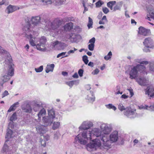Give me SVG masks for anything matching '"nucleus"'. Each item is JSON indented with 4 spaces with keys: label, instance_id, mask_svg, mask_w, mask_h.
I'll list each match as a JSON object with an SVG mask.
<instances>
[{
    "label": "nucleus",
    "instance_id": "1",
    "mask_svg": "<svg viewBox=\"0 0 154 154\" xmlns=\"http://www.w3.org/2000/svg\"><path fill=\"white\" fill-rule=\"evenodd\" d=\"M22 34L27 38L30 39L29 43L32 46H36L38 50L44 51L45 50V44L47 40L45 37H41L39 39V43L35 42L33 39H35L36 37L38 35V33L36 32H32L30 25H27L25 26L22 29Z\"/></svg>",
    "mask_w": 154,
    "mask_h": 154
},
{
    "label": "nucleus",
    "instance_id": "2",
    "mask_svg": "<svg viewBox=\"0 0 154 154\" xmlns=\"http://www.w3.org/2000/svg\"><path fill=\"white\" fill-rule=\"evenodd\" d=\"M92 134V142L89 143L87 145V149L89 151L95 150L97 147H99L101 144V143L100 140L97 139H94V137H96L100 139L102 141L103 145V143L105 142L104 140V137L106 138V136H103L102 133V132L98 128H94L91 131Z\"/></svg>",
    "mask_w": 154,
    "mask_h": 154
},
{
    "label": "nucleus",
    "instance_id": "3",
    "mask_svg": "<svg viewBox=\"0 0 154 154\" xmlns=\"http://www.w3.org/2000/svg\"><path fill=\"white\" fill-rule=\"evenodd\" d=\"M135 63H138V64L136 66L131 68L129 72L130 78L131 79H135L138 75V72L143 73L144 75H146L147 72L146 71V68L145 66L141 64L147 65L149 63L146 61H142L140 59H136L134 60Z\"/></svg>",
    "mask_w": 154,
    "mask_h": 154
},
{
    "label": "nucleus",
    "instance_id": "4",
    "mask_svg": "<svg viewBox=\"0 0 154 154\" xmlns=\"http://www.w3.org/2000/svg\"><path fill=\"white\" fill-rule=\"evenodd\" d=\"M61 20L58 18L54 19L48 23L49 29L51 31V34L53 37L60 33L63 27L61 26Z\"/></svg>",
    "mask_w": 154,
    "mask_h": 154
},
{
    "label": "nucleus",
    "instance_id": "5",
    "mask_svg": "<svg viewBox=\"0 0 154 154\" xmlns=\"http://www.w3.org/2000/svg\"><path fill=\"white\" fill-rule=\"evenodd\" d=\"M92 136L90 131L84 130L77 136L75 140L82 144H85L88 141H92Z\"/></svg>",
    "mask_w": 154,
    "mask_h": 154
},
{
    "label": "nucleus",
    "instance_id": "6",
    "mask_svg": "<svg viewBox=\"0 0 154 154\" xmlns=\"http://www.w3.org/2000/svg\"><path fill=\"white\" fill-rule=\"evenodd\" d=\"M100 128L102 131V135L104 136H106V138L104 137L105 142L103 143V146L109 147L111 145V143L109 140V136L108 135L112 131V128L108 125L105 123L102 124Z\"/></svg>",
    "mask_w": 154,
    "mask_h": 154
},
{
    "label": "nucleus",
    "instance_id": "7",
    "mask_svg": "<svg viewBox=\"0 0 154 154\" xmlns=\"http://www.w3.org/2000/svg\"><path fill=\"white\" fill-rule=\"evenodd\" d=\"M48 116L43 118L42 121L45 126H50L53 123V121L57 119L53 109L48 110Z\"/></svg>",
    "mask_w": 154,
    "mask_h": 154
},
{
    "label": "nucleus",
    "instance_id": "8",
    "mask_svg": "<svg viewBox=\"0 0 154 154\" xmlns=\"http://www.w3.org/2000/svg\"><path fill=\"white\" fill-rule=\"evenodd\" d=\"M41 17L38 16H32L31 18L28 19L27 22L26 23V24L23 27L26 26L27 25H30V27H31V30L32 32H34L32 29V27L30 24V22H31V23L34 26H38L40 23Z\"/></svg>",
    "mask_w": 154,
    "mask_h": 154
},
{
    "label": "nucleus",
    "instance_id": "9",
    "mask_svg": "<svg viewBox=\"0 0 154 154\" xmlns=\"http://www.w3.org/2000/svg\"><path fill=\"white\" fill-rule=\"evenodd\" d=\"M0 53L5 54L7 56V58L5 60L6 62L8 63V66H12L13 65L12 63V59L11 56L9 53L4 50L0 46Z\"/></svg>",
    "mask_w": 154,
    "mask_h": 154
},
{
    "label": "nucleus",
    "instance_id": "10",
    "mask_svg": "<svg viewBox=\"0 0 154 154\" xmlns=\"http://www.w3.org/2000/svg\"><path fill=\"white\" fill-rule=\"evenodd\" d=\"M93 124L92 122L90 121H84L80 126L79 128L80 130H88L91 127H93Z\"/></svg>",
    "mask_w": 154,
    "mask_h": 154
},
{
    "label": "nucleus",
    "instance_id": "11",
    "mask_svg": "<svg viewBox=\"0 0 154 154\" xmlns=\"http://www.w3.org/2000/svg\"><path fill=\"white\" fill-rule=\"evenodd\" d=\"M124 114L129 118H133L134 116H135L136 110L132 109L131 107L126 108V110L124 112Z\"/></svg>",
    "mask_w": 154,
    "mask_h": 154
},
{
    "label": "nucleus",
    "instance_id": "12",
    "mask_svg": "<svg viewBox=\"0 0 154 154\" xmlns=\"http://www.w3.org/2000/svg\"><path fill=\"white\" fill-rule=\"evenodd\" d=\"M150 32L149 30L147 29L142 26H140L139 28L138 35L139 37H140L141 35L143 36H147L150 34Z\"/></svg>",
    "mask_w": 154,
    "mask_h": 154
},
{
    "label": "nucleus",
    "instance_id": "13",
    "mask_svg": "<svg viewBox=\"0 0 154 154\" xmlns=\"http://www.w3.org/2000/svg\"><path fill=\"white\" fill-rule=\"evenodd\" d=\"M143 44L145 47L149 48H153L154 47L153 41L150 38H147L145 39Z\"/></svg>",
    "mask_w": 154,
    "mask_h": 154
},
{
    "label": "nucleus",
    "instance_id": "14",
    "mask_svg": "<svg viewBox=\"0 0 154 154\" xmlns=\"http://www.w3.org/2000/svg\"><path fill=\"white\" fill-rule=\"evenodd\" d=\"M137 81L138 83L140 85L145 86L147 85L148 83V80L144 77H139L137 79Z\"/></svg>",
    "mask_w": 154,
    "mask_h": 154
},
{
    "label": "nucleus",
    "instance_id": "15",
    "mask_svg": "<svg viewBox=\"0 0 154 154\" xmlns=\"http://www.w3.org/2000/svg\"><path fill=\"white\" fill-rule=\"evenodd\" d=\"M118 138V132L116 131H115L113 132L110 135V142L111 143V141L112 142H116L117 141Z\"/></svg>",
    "mask_w": 154,
    "mask_h": 154
},
{
    "label": "nucleus",
    "instance_id": "16",
    "mask_svg": "<svg viewBox=\"0 0 154 154\" xmlns=\"http://www.w3.org/2000/svg\"><path fill=\"white\" fill-rule=\"evenodd\" d=\"M145 94L150 97H154V87L153 86H148L145 90Z\"/></svg>",
    "mask_w": 154,
    "mask_h": 154
},
{
    "label": "nucleus",
    "instance_id": "17",
    "mask_svg": "<svg viewBox=\"0 0 154 154\" xmlns=\"http://www.w3.org/2000/svg\"><path fill=\"white\" fill-rule=\"evenodd\" d=\"M65 44L63 43H61L59 42L58 41H56L54 42L52 44V46L54 47H59L57 48L58 50H60L61 49H63L65 46Z\"/></svg>",
    "mask_w": 154,
    "mask_h": 154
},
{
    "label": "nucleus",
    "instance_id": "18",
    "mask_svg": "<svg viewBox=\"0 0 154 154\" xmlns=\"http://www.w3.org/2000/svg\"><path fill=\"white\" fill-rule=\"evenodd\" d=\"M21 108L23 111L25 112L30 113L32 110L30 105L28 104L23 105L22 106Z\"/></svg>",
    "mask_w": 154,
    "mask_h": 154
},
{
    "label": "nucleus",
    "instance_id": "19",
    "mask_svg": "<svg viewBox=\"0 0 154 154\" xmlns=\"http://www.w3.org/2000/svg\"><path fill=\"white\" fill-rule=\"evenodd\" d=\"M44 125H39L36 127V128L37 131L40 134H43L46 132V129Z\"/></svg>",
    "mask_w": 154,
    "mask_h": 154
},
{
    "label": "nucleus",
    "instance_id": "20",
    "mask_svg": "<svg viewBox=\"0 0 154 154\" xmlns=\"http://www.w3.org/2000/svg\"><path fill=\"white\" fill-rule=\"evenodd\" d=\"M86 99L89 102H93L95 99V97L93 93L91 91H90L89 93L87 95Z\"/></svg>",
    "mask_w": 154,
    "mask_h": 154
},
{
    "label": "nucleus",
    "instance_id": "21",
    "mask_svg": "<svg viewBox=\"0 0 154 154\" xmlns=\"http://www.w3.org/2000/svg\"><path fill=\"white\" fill-rule=\"evenodd\" d=\"M16 10L17 7L16 6L9 5L7 7L6 11L8 14H9L13 12Z\"/></svg>",
    "mask_w": 154,
    "mask_h": 154
},
{
    "label": "nucleus",
    "instance_id": "22",
    "mask_svg": "<svg viewBox=\"0 0 154 154\" xmlns=\"http://www.w3.org/2000/svg\"><path fill=\"white\" fill-rule=\"evenodd\" d=\"M42 103L41 102H36L34 104L33 110L35 112L38 110L39 109L42 107Z\"/></svg>",
    "mask_w": 154,
    "mask_h": 154
},
{
    "label": "nucleus",
    "instance_id": "23",
    "mask_svg": "<svg viewBox=\"0 0 154 154\" xmlns=\"http://www.w3.org/2000/svg\"><path fill=\"white\" fill-rule=\"evenodd\" d=\"M54 65L52 64L50 65H48L45 69V72L47 73H48L49 72H52L53 71Z\"/></svg>",
    "mask_w": 154,
    "mask_h": 154
},
{
    "label": "nucleus",
    "instance_id": "24",
    "mask_svg": "<svg viewBox=\"0 0 154 154\" xmlns=\"http://www.w3.org/2000/svg\"><path fill=\"white\" fill-rule=\"evenodd\" d=\"M19 104V103L18 102L15 103L10 107L8 112H10L12 111H14L18 106V105Z\"/></svg>",
    "mask_w": 154,
    "mask_h": 154
},
{
    "label": "nucleus",
    "instance_id": "25",
    "mask_svg": "<svg viewBox=\"0 0 154 154\" xmlns=\"http://www.w3.org/2000/svg\"><path fill=\"white\" fill-rule=\"evenodd\" d=\"M140 109H144L149 110L150 111L154 110V104L148 106L147 105L140 106L139 107Z\"/></svg>",
    "mask_w": 154,
    "mask_h": 154
},
{
    "label": "nucleus",
    "instance_id": "26",
    "mask_svg": "<svg viewBox=\"0 0 154 154\" xmlns=\"http://www.w3.org/2000/svg\"><path fill=\"white\" fill-rule=\"evenodd\" d=\"M72 23H66L64 26V29L65 31L69 30L72 28Z\"/></svg>",
    "mask_w": 154,
    "mask_h": 154
},
{
    "label": "nucleus",
    "instance_id": "27",
    "mask_svg": "<svg viewBox=\"0 0 154 154\" xmlns=\"http://www.w3.org/2000/svg\"><path fill=\"white\" fill-rule=\"evenodd\" d=\"M52 128L53 130H55L59 128L60 126V122H59L54 121L53 122Z\"/></svg>",
    "mask_w": 154,
    "mask_h": 154
},
{
    "label": "nucleus",
    "instance_id": "28",
    "mask_svg": "<svg viewBox=\"0 0 154 154\" xmlns=\"http://www.w3.org/2000/svg\"><path fill=\"white\" fill-rule=\"evenodd\" d=\"M66 84L69 86L70 88L72 87L74 85H77L79 84V81H72L67 82Z\"/></svg>",
    "mask_w": 154,
    "mask_h": 154
},
{
    "label": "nucleus",
    "instance_id": "29",
    "mask_svg": "<svg viewBox=\"0 0 154 154\" xmlns=\"http://www.w3.org/2000/svg\"><path fill=\"white\" fill-rule=\"evenodd\" d=\"M122 4L123 3L122 2L118 3L113 8V11H115L117 10H120Z\"/></svg>",
    "mask_w": 154,
    "mask_h": 154
},
{
    "label": "nucleus",
    "instance_id": "30",
    "mask_svg": "<svg viewBox=\"0 0 154 154\" xmlns=\"http://www.w3.org/2000/svg\"><path fill=\"white\" fill-rule=\"evenodd\" d=\"M46 113V111L45 109L44 108L42 109L38 114V119H39L42 116L45 115Z\"/></svg>",
    "mask_w": 154,
    "mask_h": 154
},
{
    "label": "nucleus",
    "instance_id": "31",
    "mask_svg": "<svg viewBox=\"0 0 154 154\" xmlns=\"http://www.w3.org/2000/svg\"><path fill=\"white\" fill-rule=\"evenodd\" d=\"M12 65L9 66V70L8 73V75L12 76L14 74V69L13 68Z\"/></svg>",
    "mask_w": 154,
    "mask_h": 154
},
{
    "label": "nucleus",
    "instance_id": "32",
    "mask_svg": "<svg viewBox=\"0 0 154 154\" xmlns=\"http://www.w3.org/2000/svg\"><path fill=\"white\" fill-rule=\"evenodd\" d=\"M7 132L5 136L6 138H9L12 137L13 131L12 130L8 129H7Z\"/></svg>",
    "mask_w": 154,
    "mask_h": 154
},
{
    "label": "nucleus",
    "instance_id": "33",
    "mask_svg": "<svg viewBox=\"0 0 154 154\" xmlns=\"http://www.w3.org/2000/svg\"><path fill=\"white\" fill-rule=\"evenodd\" d=\"M147 10L149 11V14L150 17L154 19V8H149Z\"/></svg>",
    "mask_w": 154,
    "mask_h": 154
},
{
    "label": "nucleus",
    "instance_id": "34",
    "mask_svg": "<svg viewBox=\"0 0 154 154\" xmlns=\"http://www.w3.org/2000/svg\"><path fill=\"white\" fill-rule=\"evenodd\" d=\"M116 2L115 1L109 2L107 3V6L111 10H112L113 9V6L115 4Z\"/></svg>",
    "mask_w": 154,
    "mask_h": 154
},
{
    "label": "nucleus",
    "instance_id": "35",
    "mask_svg": "<svg viewBox=\"0 0 154 154\" xmlns=\"http://www.w3.org/2000/svg\"><path fill=\"white\" fill-rule=\"evenodd\" d=\"M10 79L9 76L7 75H4L2 76L1 78V79L2 81L3 82L2 85H3L4 83L7 82Z\"/></svg>",
    "mask_w": 154,
    "mask_h": 154
},
{
    "label": "nucleus",
    "instance_id": "36",
    "mask_svg": "<svg viewBox=\"0 0 154 154\" xmlns=\"http://www.w3.org/2000/svg\"><path fill=\"white\" fill-rule=\"evenodd\" d=\"M93 23V20L90 17H88V22L87 26L89 29L92 27V25Z\"/></svg>",
    "mask_w": 154,
    "mask_h": 154
},
{
    "label": "nucleus",
    "instance_id": "37",
    "mask_svg": "<svg viewBox=\"0 0 154 154\" xmlns=\"http://www.w3.org/2000/svg\"><path fill=\"white\" fill-rule=\"evenodd\" d=\"M106 107L109 109H112L114 111L116 109V107L114 106L112 104H109L105 105Z\"/></svg>",
    "mask_w": 154,
    "mask_h": 154
},
{
    "label": "nucleus",
    "instance_id": "38",
    "mask_svg": "<svg viewBox=\"0 0 154 154\" xmlns=\"http://www.w3.org/2000/svg\"><path fill=\"white\" fill-rule=\"evenodd\" d=\"M17 119V117L16 113V112H14L11 117L10 120L12 122H13V121H15Z\"/></svg>",
    "mask_w": 154,
    "mask_h": 154
},
{
    "label": "nucleus",
    "instance_id": "39",
    "mask_svg": "<svg viewBox=\"0 0 154 154\" xmlns=\"http://www.w3.org/2000/svg\"><path fill=\"white\" fill-rule=\"evenodd\" d=\"M60 136V134L58 131H56L54 134V139L55 140H58Z\"/></svg>",
    "mask_w": 154,
    "mask_h": 154
},
{
    "label": "nucleus",
    "instance_id": "40",
    "mask_svg": "<svg viewBox=\"0 0 154 154\" xmlns=\"http://www.w3.org/2000/svg\"><path fill=\"white\" fill-rule=\"evenodd\" d=\"M118 108L121 111L125 109L126 110V108H125L123 105L122 103H119L118 105Z\"/></svg>",
    "mask_w": 154,
    "mask_h": 154
},
{
    "label": "nucleus",
    "instance_id": "41",
    "mask_svg": "<svg viewBox=\"0 0 154 154\" xmlns=\"http://www.w3.org/2000/svg\"><path fill=\"white\" fill-rule=\"evenodd\" d=\"M82 60L85 64H87L88 62V57L86 55H84L82 57Z\"/></svg>",
    "mask_w": 154,
    "mask_h": 154
},
{
    "label": "nucleus",
    "instance_id": "42",
    "mask_svg": "<svg viewBox=\"0 0 154 154\" xmlns=\"http://www.w3.org/2000/svg\"><path fill=\"white\" fill-rule=\"evenodd\" d=\"M112 55V53L111 51H110L109 52L107 55L105 56L104 57V59L106 60H108L109 59H110L111 57V56Z\"/></svg>",
    "mask_w": 154,
    "mask_h": 154
},
{
    "label": "nucleus",
    "instance_id": "43",
    "mask_svg": "<svg viewBox=\"0 0 154 154\" xmlns=\"http://www.w3.org/2000/svg\"><path fill=\"white\" fill-rule=\"evenodd\" d=\"M103 4V2H102L101 0H99L96 3V7L97 8L99 7Z\"/></svg>",
    "mask_w": 154,
    "mask_h": 154
},
{
    "label": "nucleus",
    "instance_id": "44",
    "mask_svg": "<svg viewBox=\"0 0 154 154\" xmlns=\"http://www.w3.org/2000/svg\"><path fill=\"white\" fill-rule=\"evenodd\" d=\"M35 70L37 72H42L43 70V66H41L38 68H35Z\"/></svg>",
    "mask_w": 154,
    "mask_h": 154
},
{
    "label": "nucleus",
    "instance_id": "45",
    "mask_svg": "<svg viewBox=\"0 0 154 154\" xmlns=\"http://www.w3.org/2000/svg\"><path fill=\"white\" fill-rule=\"evenodd\" d=\"M94 44H90L88 45V48L91 51H93L94 50Z\"/></svg>",
    "mask_w": 154,
    "mask_h": 154
},
{
    "label": "nucleus",
    "instance_id": "46",
    "mask_svg": "<svg viewBox=\"0 0 154 154\" xmlns=\"http://www.w3.org/2000/svg\"><path fill=\"white\" fill-rule=\"evenodd\" d=\"M8 146L6 144H5L3 148V152H7L8 151Z\"/></svg>",
    "mask_w": 154,
    "mask_h": 154
},
{
    "label": "nucleus",
    "instance_id": "47",
    "mask_svg": "<svg viewBox=\"0 0 154 154\" xmlns=\"http://www.w3.org/2000/svg\"><path fill=\"white\" fill-rule=\"evenodd\" d=\"M40 142L42 146L45 147L46 145V143L45 140H43L41 139H40Z\"/></svg>",
    "mask_w": 154,
    "mask_h": 154
},
{
    "label": "nucleus",
    "instance_id": "48",
    "mask_svg": "<svg viewBox=\"0 0 154 154\" xmlns=\"http://www.w3.org/2000/svg\"><path fill=\"white\" fill-rule=\"evenodd\" d=\"M102 10L103 12L105 14L108 13L109 12V10L106 7L103 8Z\"/></svg>",
    "mask_w": 154,
    "mask_h": 154
},
{
    "label": "nucleus",
    "instance_id": "49",
    "mask_svg": "<svg viewBox=\"0 0 154 154\" xmlns=\"http://www.w3.org/2000/svg\"><path fill=\"white\" fill-rule=\"evenodd\" d=\"M73 50H72L69 51L67 53L68 55H69L70 54H73L74 53L75 51H76L77 50V49H76L75 48H73Z\"/></svg>",
    "mask_w": 154,
    "mask_h": 154
},
{
    "label": "nucleus",
    "instance_id": "50",
    "mask_svg": "<svg viewBox=\"0 0 154 154\" xmlns=\"http://www.w3.org/2000/svg\"><path fill=\"white\" fill-rule=\"evenodd\" d=\"M84 71L83 69H79L78 71V74L80 77H82L83 76V74Z\"/></svg>",
    "mask_w": 154,
    "mask_h": 154
},
{
    "label": "nucleus",
    "instance_id": "51",
    "mask_svg": "<svg viewBox=\"0 0 154 154\" xmlns=\"http://www.w3.org/2000/svg\"><path fill=\"white\" fill-rule=\"evenodd\" d=\"M9 94L8 91L5 90L2 94V98H3Z\"/></svg>",
    "mask_w": 154,
    "mask_h": 154
},
{
    "label": "nucleus",
    "instance_id": "52",
    "mask_svg": "<svg viewBox=\"0 0 154 154\" xmlns=\"http://www.w3.org/2000/svg\"><path fill=\"white\" fill-rule=\"evenodd\" d=\"M95 41V38L94 37H93L89 41V43L90 44H94Z\"/></svg>",
    "mask_w": 154,
    "mask_h": 154
},
{
    "label": "nucleus",
    "instance_id": "53",
    "mask_svg": "<svg viewBox=\"0 0 154 154\" xmlns=\"http://www.w3.org/2000/svg\"><path fill=\"white\" fill-rule=\"evenodd\" d=\"M99 72V70L98 69H96L92 72V73L94 75H96L98 74Z\"/></svg>",
    "mask_w": 154,
    "mask_h": 154
},
{
    "label": "nucleus",
    "instance_id": "54",
    "mask_svg": "<svg viewBox=\"0 0 154 154\" xmlns=\"http://www.w3.org/2000/svg\"><path fill=\"white\" fill-rule=\"evenodd\" d=\"M42 2H44L46 4H50L51 3V0H42Z\"/></svg>",
    "mask_w": 154,
    "mask_h": 154
},
{
    "label": "nucleus",
    "instance_id": "55",
    "mask_svg": "<svg viewBox=\"0 0 154 154\" xmlns=\"http://www.w3.org/2000/svg\"><path fill=\"white\" fill-rule=\"evenodd\" d=\"M66 53V52H64L60 53L57 55V58H59L60 57L63 56L65 55Z\"/></svg>",
    "mask_w": 154,
    "mask_h": 154
},
{
    "label": "nucleus",
    "instance_id": "56",
    "mask_svg": "<svg viewBox=\"0 0 154 154\" xmlns=\"http://www.w3.org/2000/svg\"><path fill=\"white\" fill-rule=\"evenodd\" d=\"M44 137L46 141H48L49 139V136L47 134H46L44 136Z\"/></svg>",
    "mask_w": 154,
    "mask_h": 154
},
{
    "label": "nucleus",
    "instance_id": "57",
    "mask_svg": "<svg viewBox=\"0 0 154 154\" xmlns=\"http://www.w3.org/2000/svg\"><path fill=\"white\" fill-rule=\"evenodd\" d=\"M148 48H147L146 47H145L144 48L143 50L144 51L147 52H149V50L148 49Z\"/></svg>",
    "mask_w": 154,
    "mask_h": 154
},
{
    "label": "nucleus",
    "instance_id": "58",
    "mask_svg": "<svg viewBox=\"0 0 154 154\" xmlns=\"http://www.w3.org/2000/svg\"><path fill=\"white\" fill-rule=\"evenodd\" d=\"M128 97V96L126 95L125 94H124L121 96V98H123L124 99H126Z\"/></svg>",
    "mask_w": 154,
    "mask_h": 154
},
{
    "label": "nucleus",
    "instance_id": "59",
    "mask_svg": "<svg viewBox=\"0 0 154 154\" xmlns=\"http://www.w3.org/2000/svg\"><path fill=\"white\" fill-rule=\"evenodd\" d=\"M102 20L104 21L105 22H107V20L106 18V16H104L102 18Z\"/></svg>",
    "mask_w": 154,
    "mask_h": 154
},
{
    "label": "nucleus",
    "instance_id": "60",
    "mask_svg": "<svg viewBox=\"0 0 154 154\" xmlns=\"http://www.w3.org/2000/svg\"><path fill=\"white\" fill-rule=\"evenodd\" d=\"M88 65L91 67H93L94 66V63L92 62H90Z\"/></svg>",
    "mask_w": 154,
    "mask_h": 154
},
{
    "label": "nucleus",
    "instance_id": "61",
    "mask_svg": "<svg viewBox=\"0 0 154 154\" xmlns=\"http://www.w3.org/2000/svg\"><path fill=\"white\" fill-rule=\"evenodd\" d=\"M85 88L87 90H90L91 89L90 86L89 85H87L85 86Z\"/></svg>",
    "mask_w": 154,
    "mask_h": 154
},
{
    "label": "nucleus",
    "instance_id": "62",
    "mask_svg": "<svg viewBox=\"0 0 154 154\" xmlns=\"http://www.w3.org/2000/svg\"><path fill=\"white\" fill-rule=\"evenodd\" d=\"M72 77L74 78H77L79 76L77 73L76 72L73 75Z\"/></svg>",
    "mask_w": 154,
    "mask_h": 154
},
{
    "label": "nucleus",
    "instance_id": "63",
    "mask_svg": "<svg viewBox=\"0 0 154 154\" xmlns=\"http://www.w3.org/2000/svg\"><path fill=\"white\" fill-rule=\"evenodd\" d=\"M99 23L100 24H104L105 23V22L101 19L99 21Z\"/></svg>",
    "mask_w": 154,
    "mask_h": 154
},
{
    "label": "nucleus",
    "instance_id": "64",
    "mask_svg": "<svg viewBox=\"0 0 154 154\" xmlns=\"http://www.w3.org/2000/svg\"><path fill=\"white\" fill-rule=\"evenodd\" d=\"M139 141L137 139H135L134 141L133 142L134 143V146L135 145L136 143H138Z\"/></svg>",
    "mask_w": 154,
    "mask_h": 154
}]
</instances>
